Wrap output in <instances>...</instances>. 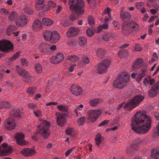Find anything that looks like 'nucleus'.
<instances>
[{
	"mask_svg": "<svg viewBox=\"0 0 159 159\" xmlns=\"http://www.w3.org/2000/svg\"><path fill=\"white\" fill-rule=\"evenodd\" d=\"M43 5L39 4V3H35V8L38 10H41L43 9Z\"/></svg>",
	"mask_w": 159,
	"mask_h": 159,
	"instance_id": "obj_59",
	"label": "nucleus"
},
{
	"mask_svg": "<svg viewBox=\"0 0 159 159\" xmlns=\"http://www.w3.org/2000/svg\"><path fill=\"white\" fill-rule=\"evenodd\" d=\"M121 19L124 21L129 19L131 18V15L128 12H121L120 14Z\"/></svg>",
	"mask_w": 159,
	"mask_h": 159,
	"instance_id": "obj_30",
	"label": "nucleus"
},
{
	"mask_svg": "<svg viewBox=\"0 0 159 159\" xmlns=\"http://www.w3.org/2000/svg\"><path fill=\"white\" fill-rule=\"evenodd\" d=\"M86 118L85 116L81 117L78 119L77 122L79 125H82L85 121Z\"/></svg>",
	"mask_w": 159,
	"mask_h": 159,
	"instance_id": "obj_44",
	"label": "nucleus"
},
{
	"mask_svg": "<svg viewBox=\"0 0 159 159\" xmlns=\"http://www.w3.org/2000/svg\"><path fill=\"white\" fill-rule=\"evenodd\" d=\"M83 105L81 104L78 106H76L75 108L74 109V111L75 114L76 115V116L78 117V112L80 113L81 111L82 108L83 107Z\"/></svg>",
	"mask_w": 159,
	"mask_h": 159,
	"instance_id": "obj_37",
	"label": "nucleus"
},
{
	"mask_svg": "<svg viewBox=\"0 0 159 159\" xmlns=\"http://www.w3.org/2000/svg\"><path fill=\"white\" fill-rule=\"evenodd\" d=\"M27 23V19L25 16L22 15L16 20V25L20 27L24 26L26 25Z\"/></svg>",
	"mask_w": 159,
	"mask_h": 159,
	"instance_id": "obj_19",
	"label": "nucleus"
},
{
	"mask_svg": "<svg viewBox=\"0 0 159 159\" xmlns=\"http://www.w3.org/2000/svg\"><path fill=\"white\" fill-rule=\"evenodd\" d=\"M142 141V140L139 139H137L134 140L131 147V150L129 148L127 151V153H130L133 152L131 154H133L134 153V150H137L139 148Z\"/></svg>",
	"mask_w": 159,
	"mask_h": 159,
	"instance_id": "obj_10",
	"label": "nucleus"
},
{
	"mask_svg": "<svg viewBox=\"0 0 159 159\" xmlns=\"http://www.w3.org/2000/svg\"><path fill=\"white\" fill-rule=\"evenodd\" d=\"M66 59L70 60L73 62H75L79 60V58L78 57L75 55H71L68 56L67 57Z\"/></svg>",
	"mask_w": 159,
	"mask_h": 159,
	"instance_id": "obj_35",
	"label": "nucleus"
},
{
	"mask_svg": "<svg viewBox=\"0 0 159 159\" xmlns=\"http://www.w3.org/2000/svg\"><path fill=\"white\" fill-rule=\"evenodd\" d=\"M17 29V28L15 26L10 25L6 30L7 34L10 36Z\"/></svg>",
	"mask_w": 159,
	"mask_h": 159,
	"instance_id": "obj_27",
	"label": "nucleus"
},
{
	"mask_svg": "<svg viewBox=\"0 0 159 159\" xmlns=\"http://www.w3.org/2000/svg\"><path fill=\"white\" fill-rule=\"evenodd\" d=\"M60 35L57 31H52V34L50 41L54 43H56L60 40Z\"/></svg>",
	"mask_w": 159,
	"mask_h": 159,
	"instance_id": "obj_23",
	"label": "nucleus"
},
{
	"mask_svg": "<svg viewBox=\"0 0 159 159\" xmlns=\"http://www.w3.org/2000/svg\"><path fill=\"white\" fill-rule=\"evenodd\" d=\"M109 122V120H105L101 123H100L98 126L99 127H101L102 126H104L107 124Z\"/></svg>",
	"mask_w": 159,
	"mask_h": 159,
	"instance_id": "obj_56",
	"label": "nucleus"
},
{
	"mask_svg": "<svg viewBox=\"0 0 159 159\" xmlns=\"http://www.w3.org/2000/svg\"><path fill=\"white\" fill-rule=\"evenodd\" d=\"M95 30L91 28H88L86 30V34L89 37L92 36L94 34Z\"/></svg>",
	"mask_w": 159,
	"mask_h": 159,
	"instance_id": "obj_43",
	"label": "nucleus"
},
{
	"mask_svg": "<svg viewBox=\"0 0 159 159\" xmlns=\"http://www.w3.org/2000/svg\"><path fill=\"white\" fill-rule=\"evenodd\" d=\"M156 7V9H152L150 10V12L153 15L156 14L157 11H158V6L157 5Z\"/></svg>",
	"mask_w": 159,
	"mask_h": 159,
	"instance_id": "obj_57",
	"label": "nucleus"
},
{
	"mask_svg": "<svg viewBox=\"0 0 159 159\" xmlns=\"http://www.w3.org/2000/svg\"><path fill=\"white\" fill-rule=\"evenodd\" d=\"M5 126L6 128L9 130L14 129L16 126L14 120L11 118L7 119L5 123Z\"/></svg>",
	"mask_w": 159,
	"mask_h": 159,
	"instance_id": "obj_15",
	"label": "nucleus"
},
{
	"mask_svg": "<svg viewBox=\"0 0 159 159\" xmlns=\"http://www.w3.org/2000/svg\"><path fill=\"white\" fill-rule=\"evenodd\" d=\"M129 75L128 73L125 72L121 73L114 81V87L118 89H122L129 82Z\"/></svg>",
	"mask_w": 159,
	"mask_h": 159,
	"instance_id": "obj_3",
	"label": "nucleus"
},
{
	"mask_svg": "<svg viewBox=\"0 0 159 159\" xmlns=\"http://www.w3.org/2000/svg\"><path fill=\"white\" fill-rule=\"evenodd\" d=\"M27 106L29 108L32 109H36L37 107V105L33 103H29L28 104Z\"/></svg>",
	"mask_w": 159,
	"mask_h": 159,
	"instance_id": "obj_53",
	"label": "nucleus"
},
{
	"mask_svg": "<svg viewBox=\"0 0 159 159\" xmlns=\"http://www.w3.org/2000/svg\"><path fill=\"white\" fill-rule=\"evenodd\" d=\"M64 59V55L61 53L57 54L55 56L50 58V62L54 64H57L59 63Z\"/></svg>",
	"mask_w": 159,
	"mask_h": 159,
	"instance_id": "obj_12",
	"label": "nucleus"
},
{
	"mask_svg": "<svg viewBox=\"0 0 159 159\" xmlns=\"http://www.w3.org/2000/svg\"><path fill=\"white\" fill-rule=\"evenodd\" d=\"M105 51L103 49L99 48L96 52L97 55L98 57H102L104 55Z\"/></svg>",
	"mask_w": 159,
	"mask_h": 159,
	"instance_id": "obj_40",
	"label": "nucleus"
},
{
	"mask_svg": "<svg viewBox=\"0 0 159 159\" xmlns=\"http://www.w3.org/2000/svg\"><path fill=\"white\" fill-rule=\"evenodd\" d=\"M43 26V25L41 21L36 19L32 24V28L34 30L40 31L42 29Z\"/></svg>",
	"mask_w": 159,
	"mask_h": 159,
	"instance_id": "obj_18",
	"label": "nucleus"
},
{
	"mask_svg": "<svg viewBox=\"0 0 159 159\" xmlns=\"http://www.w3.org/2000/svg\"><path fill=\"white\" fill-rule=\"evenodd\" d=\"M152 90L150 92V95L151 96H155L156 92L154 90H159V81L157 82L152 87Z\"/></svg>",
	"mask_w": 159,
	"mask_h": 159,
	"instance_id": "obj_25",
	"label": "nucleus"
},
{
	"mask_svg": "<svg viewBox=\"0 0 159 159\" xmlns=\"http://www.w3.org/2000/svg\"><path fill=\"white\" fill-rule=\"evenodd\" d=\"M70 10L78 15L83 14L84 12V4L82 0H69Z\"/></svg>",
	"mask_w": 159,
	"mask_h": 159,
	"instance_id": "obj_2",
	"label": "nucleus"
},
{
	"mask_svg": "<svg viewBox=\"0 0 159 159\" xmlns=\"http://www.w3.org/2000/svg\"><path fill=\"white\" fill-rule=\"evenodd\" d=\"M56 116L57 124L61 126H63L66 123V118L65 116L62 113L60 112H57Z\"/></svg>",
	"mask_w": 159,
	"mask_h": 159,
	"instance_id": "obj_16",
	"label": "nucleus"
},
{
	"mask_svg": "<svg viewBox=\"0 0 159 159\" xmlns=\"http://www.w3.org/2000/svg\"><path fill=\"white\" fill-rule=\"evenodd\" d=\"M48 4L49 7L54 8L56 6L55 3L52 1H49L48 2Z\"/></svg>",
	"mask_w": 159,
	"mask_h": 159,
	"instance_id": "obj_54",
	"label": "nucleus"
},
{
	"mask_svg": "<svg viewBox=\"0 0 159 159\" xmlns=\"http://www.w3.org/2000/svg\"><path fill=\"white\" fill-rule=\"evenodd\" d=\"M20 55V52H16L15 54H14L12 57L10 58V59H7V60H10V61H12L13 60H15L19 57Z\"/></svg>",
	"mask_w": 159,
	"mask_h": 159,
	"instance_id": "obj_42",
	"label": "nucleus"
},
{
	"mask_svg": "<svg viewBox=\"0 0 159 159\" xmlns=\"http://www.w3.org/2000/svg\"><path fill=\"white\" fill-rule=\"evenodd\" d=\"M144 97L141 95H138L134 97L130 101L126 103L124 107L126 110H130L138 106L144 99Z\"/></svg>",
	"mask_w": 159,
	"mask_h": 159,
	"instance_id": "obj_6",
	"label": "nucleus"
},
{
	"mask_svg": "<svg viewBox=\"0 0 159 159\" xmlns=\"http://www.w3.org/2000/svg\"><path fill=\"white\" fill-rule=\"evenodd\" d=\"M35 88L30 87L27 89V92L29 94L32 95L35 93Z\"/></svg>",
	"mask_w": 159,
	"mask_h": 159,
	"instance_id": "obj_46",
	"label": "nucleus"
},
{
	"mask_svg": "<svg viewBox=\"0 0 159 159\" xmlns=\"http://www.w3.org/2000/svg\"><path fill=\"white\" fill-rule=\"evenodd\" d=\"M80 31L79 28L72 27L69 28L66 32V35L68 38H72L78 35Z\"/></svg>",
	"mask_w": 159,
	"mask_h": 159,
	"instance_id": "obj_14",
	"label": "nucleus"
},
{
	"mask_svg": "<svg viewBox=\"0 0 159 159\" xmlns=\"http://www.w3.org/2000/svg\"><path fill=\"white\" fill-rule=\"evenodd\" d=\"M52 34V31L49 30H45L43 33V38L47 41H50Z\"/></svg>",
	"mask_w": 159,
	"mask_h": 159,
	"instance_id": "obj_24",
	"label": "nucleus"
},
{
	"mask_svg": "<svg viewBox=\"0 0 159 159\" xmlns=\"http://www.w3.org/2000/svg\"><path fill=\"white\" fill-rule=\"evenodd\" d=\"M118 55L121 57L126 56L128 55V51L126 49H122L119 52Z\"/></svg>",
	"mask_w": 159,
	"mask_h": 159,
	"instance_id": "obj_41",
	"label": "nucleus"
},
{
	"mask_svg": "<svg viewBox=\"0 0 159 159\" xmlns=\"http://www.w3.org/2000/svg\"><path fill=\"white\" fill-rule=\"evenodd\" d=\"M17 14L14 11H12L9 14L8 18L10 20H15L17 17Z\"/></svg>",
	"mask_w": 159,
	"mask_h": 159,
	"instance_id": "obj_33",
	"label": "nucleus"
},
{
	"mask_svg": "<svg viewBox=\"0 0 159 159\" xmlns=\"http://www.w3.org/2000/svg\"><path fill=\"white\" fill-rule=\"evenodd\" d=\"M7 143H4L2 144V147L0 148L1 150H3L5 149V150H8L10 148H11V150H12V148L11 147H9L8 148H7ZM12 151H11V152Z\"/></svg>",
	"mask_w": 159,
	"mask_h": 159,
	"instance_id": "obj_55",
	"label": "nucleus"
},
{
	"mask_svg": "<svg viewBox=\"0 0 159 159\" xmlns=\"http://www.w3.org/2000/svg\"><path fill=\"white\" fill-rule=\"evenodd\" d=\"M20 152L23 156L26 157L33 156L36 153L34 149L30 148H24L20 151Z\"/></svg>",
	"mask_w": 159,
	"mask_h": 159,
	"instance_id": "obj_13",
	"label": "nucleus"
},
{
	"mask_svg": "<svg viewBox=\"0 0 159 159\" xmlns=\"http://www.w3.org/2000/svg\"><path fill=\"white\" fill-rule=\"evenodd\" d=\"M142 50V48L139 44H136L135 46V51H140Z\"/></svg>",
	"mask_w": 159,
	"mask_h": 159,
	"instance_id": "obj_61",
	"label": "nucleus"
},
{
	"mask_svg": "<svg viewBox=\"0 0 159 159\" xmlns=\"http://www.w3.org/2000/svg\"><path fill=\"white\" fill-rule=\"evenodd\" d=\"M89 62V59L87 56L84 57L82 61L79 63V66L81 68L84 67L86 64Z\"/></svg>",
	"mask_w": 159,
	"mask_h": 159,
	"instance_id": "obj_26",
	"label": "nucleus"
},
{
	"mask_svg": "<svg viewBox=\"0 0 159 159\" xmlns=\"http://www.w3.org/2000/svg\"><path fill=\"white\" fill-rule=\"evenodd\" d=\"M21 62L23 66H27L28 65V61L25 58L21 59Z\"/></svg>",
	"mask_w": 159,
	"mask_h": 159,
	"instance_id": "obj_60",
	"label": "nucleus"
},
{
	"mask_svg": "<svg viewBox=\"0 0 159 159\" xmlns=\"http://www.w3.org/2000/svg\"><path fill=\"white\" fill-rule=\"evenodd\" d=\"M71 93L76 96H78L82 93V90L81 88L79 86L72 85L70 88Z\"/></svg>",
	"mask_w": 159,
	"mask_h": 159,
	"instance_id": "obj_20",
	"label": "nucleus"
},
{
	"mask_svg": "<svg viewBox=\"0 0 159 159\" xmlns=\"http://www.w3.org/2000/svg\"><path fill=\"white\" fill-rule=\"evenodd\" d=\"M49 48L50 45L44 43H41L39 48L40 52L48 53L49 52Z\"/></svg>",
	"mask_w": 159,
	"mask_h": 159,
	"instance_id": "obj_21",
	"label": "nucleus"
},
{
	"mask_svg": "<svg viewBox=\"0 0 159 159\" xmlns=\"http://www.w3.org/2000/svg\"><path fill=\"white\" fill-rule=\"evenodd\" d=\"M102 138L101 135L97 134L95 138V141L96 144L98 146H100L102 143Z\"/></svg>",
	"mask_w": 159,
	"mask_h": 159,
	"instance_id": "obj_34",
	"label": "nucleus"
},
{
	"mask_svg": "<svg viewBox=\"0 0 159 159\" xmlns=\"http://www.w3.org/2000/svg\"><path fill=\"white\" fill-rule=\"evenodd\" d=\"M0 13L3 15H7L9 13V11L4 8L0 9Z\"/></svg>",
	"mask_w": 159,
	"mask_h": 159,
	"instance_id": "obj_48",
	"label": "nucleus"
},
{
	"mask_svg": "<svg viewBox=\"0 0 159 159\" xmlns=\"http://www.w3.org/2000/svg\"><path fill=\"white\" fill-rule=\"evenodd\" d=\"M13 114L14 115V116H16L18 118H20V117L21 116V113L20 110H17L14 111Z\"/></svg>",
	"mask_w": 159,
	"mask_h": 159,
	"instance_id": "obj_50",
	"label": "nucleus"
},
{
	"mask_svg": "<svg viewBox=\"0 0 159 159\" xmlns=\"http://www.w3.org/2000/svg\"><path fill=\"white\" fill-rule=\"evenodd\" d=\"M17 67L16 69L18 74L24 79H28V81L30 82L33 78L29 73L24 69H20L18 66H17Z\"/></svg>",
	"mask_w": 159,
	"mask_h": 159,
	"instance_id": "obj_11",
	"label": "nucleus"
},
{
	"mask_svg": "<svg viewBox=\"0 0 159 159\" xmlns=\"http://www.w3.org/2000/svg\"><path fill=\"white\" fill-rule=\"evenodd\" d=\"M34 68L36 71L37 73H40L42 71V67L41 65L39 63L36 64L34 66Z\"/></svg>",
	"mask_w": 159,
	"mask_h": 159,
	"instance_id": "obj_39",
	"label": "nucleus"
},
{
	"mask_svg": "<svg viewBox=\"0 0 159 159\" xmlns=\"http://www.w3.org/2000/svg\"><path fill=\"white\" fill-rule=\"evenodd\" d=\"M88 21L90 25H93L94 24L95 21L93 17L91 16H89L88 18Z\"/></svg>",
	"mask_w": 159,
	"mask_h": 159,
	"instance_id": "obj_47",
	"label": "nucleus"
},
{
	"mask_svg": "<svg viewBox=\"0 0 159 159\" xmlns=\"http://www.w3.org/2000/svg\"><path fill=\"white\" fill-rule=\"evenodd\" d=\"M110 64V61L109 60L106 59L102 60L97 65L96 70L100 74L105 73L107 72Z\"/></svg>",
	"mask_w": 159,
	"mask_h": 159,
	"instance_id": "obj_7",
	"label": "nucleus"
},
{
	"mask_svg": "<svg viewBox=\"0 0 159 159\" xmlns=\"http://www.w3.org/2000/svg\"><path fill=\"white\" fill-rule=\"evenodd\" d=\"M88 2L92 8L94 7L96 4L95 0H87Z\"/></svg>",
	"mask_w": 159,
	"mask_h": 159,
	"instance_id": "obj_49",
	"label": "nucleus"
},
{
	"mask_svg": "<svg viewBox=\"0 0 159 159\" xmlns=\"http://www.w3.org/2000/svg\"><path fill=\"white\" fill-rule=\"evenodd\" d=\"M43 24L45 26L50 25L53 24V21L50 19L43 18L42 20Z\"/></svg>",
	"mask_w": 159,
	"mask_h": 159,
	"instance_id": "obj_36",
	"label": "nucleus"
},
{
	"mask_svg": "<svg viewBox=\"0 0 159 159\" xmlns=\"http://www.w3.org/2000/svg\"><path fill=\"white\" fill-rule=\"evenodd\" d=\"M136 7L138 9H140L143 8L144 5V4L142 2H137L136 3Z\"/></svg>",
	"mask_w": 159,
	"mask_h": 159,
	"instance_id": "obj_51",
	"label": "nucleus"
},
{
	"mask_svg": "<svg viewBox=\"0 0 159 159\" xmlns=\"http://www.w3.org/2000/svg\"><path fill=\"white\" fill-rule=\"evenodd\" d=\"M102 113L100 109L90 110L88 111L87 119L91 123L95 122Z\"/></svg>",
	"mask_w": 159,
	"mask_h": 159,
	"instance_id": "obj_8",
	"label": "nucleus"
},
{
	"mask_svg": "<svg viewBox=\"0 0 159 159\" xmlns=\"http://www.w3.org/2000/svg\"><path fill=\"white\" fill-rule=\"evenodd\" d=\"M152 157L155 159L159 158V148L154 149L151 152Z\"/></svg>",
	"mask_w": 159,
	"mask_h": 159,
	"instance_id": "obj_31",
	"label": "nucleus"
},
{
	"mask_svg": "<svg viewBox=\"0 0 159 159\" xmlns=\"http://www.w3.org/2000/svg\"><path fill=\"white\" fill-rule=\"evenodd\" d=\"M101 101L102 100L100 99L94 98L90 100L89 102L91 106L94 107L100 104Z\"/></svg>",
	"mask_w": 159,
	"mask_h": 159,
	"instance_id": "obj_28",
	"label": "nucleus"
},
{
	"mask_svg": "<svg viewBox=\"0 0 159 159\" xmlns=\"http://www.w3.org/2000/svg\"><path fill=\"white\" fill-rule=\"evenodd\" d=\"M87 39L84 36H80L79 37L78 42L81 46L83 47L87 43Z\"/></svg>",
	"mask_w": 159,
	"mask_h": 159,
	"instance_id": "obj_29",
	"label": "nucleus"
},
{
	"mask_svg": "<svg viewBox=\"0 0 159 159\" xmlns=\"http://www.w3.org/2000/svg\"><path fill=\"white\" fill-rule=\"evenodd\" d=\"M57 108L59 111L63 112H66L67 110V107L65 105H59L57 106Z\"/></svg>",
	"mask_w": 159,
	"mask_h": 159,
	"instance_id": "obj_38",
	"label": "nucleus"
},
{
	"mask_svg": "<svg viewBox=\"0 0 159 159\" xmlns=\"http://www.w3.org/2000/svg\"><path fill=\"white\" fill-rule=\"evenodd\" d=\"M24 11L28 14L31 15L33 13V11L32 10L29 8L26 7L24 9Z\"/></svg>",
	"mask_w": 159,
	"mask_h": 159,
	"instance_id": "obj_52",
	"label": "nucleus"
},
{
	"mask_svg": "<svg viewBox=\"0 0 159 159\" xmlns=\"http://www.w3.org/2000/svg\"><path fill=\"white\" fill-rule=\"evenodd\" d=\"M13 47L11 43L8 40H2L0 42V50L3 52L11 51Z\"/></svg>",
	"mask_w": 159,
	"mask_h": 159,
	"instance_id": "obj_9",
	"label": "nucleus"
},
{
	"mask_svg": "<svg viewBox=\"0 0 159 159\" xmlns=\"http://www.w3.org/2000/svg\"><path fill=\"white\" fill-rule=\"evenodd\" d=\"M150 118L144 111H137L131 121V127L133 131L137 133H145L151 127Z\"/></svg>",
	"mask_w": 159,
	"mask_h": 159,
	"instance_id": "obj_1",
	"label": "nucleus"
},
{
	"mask_svg": "<svg viewBox=\"0 0 159 159\" xmlns=\"http://www.w3.org/2000/svg\"><path fill=\"white\" fill-rule=\"evenodd\" d=\"M73 131V129L71 128H68L65 131L66 134L68 135L71 134Z\"/></svg>",
	"mask_w": 159,
	"mask_h": 159,
	"instance_id": "obj_62",
	"label": "nucleus"
},
{
	"mask_svg": "<svg viewBox=\"0 0 159 159\" xmlns=\"http://www.w3.org/2000/svg\"><path fill=\"white\" fill-rule=\"evenodd\" d=\"M50 123L47 120H43L40 124L38 126L37 129L38 133L44 138H48L50 134L49 127Z\"/></svg>",
	"mask_w": 159,
	"mask_h": 159,
	"instance_id": "obj_4",
	"label": "nucleus"
},
{
	"mask_svg": "<svg viewBox=\"0 0 159 159\" xmlns=\"http://www.w3.org/2000/svg\"><path fill=\"white\" fill-rule=\"evenodd\" d=\"M10 103L8 102L1 101L0 102V108H9L11 107Z\"/></svg>",
	"mask_w": 159,
	"mask_h": 159,
	"instance_id": "obj_32",
	"label": "nucleus"
},
{
	"mask_svg": "<svg viewBox=\"0 0 159 159\" xmlns=\"http://www.w3.org/2000/svg\"><path fill=\"white\" fill-rule=\"evenodd\" d=\"M25 135L22 133H17L15 136L17 143L19 145H26V141L24 140Z\"/></svg>",
	"mask_w": 159,
	"mask_h": 159,
	"instance_id": "obj_17",
	"label": "nucleus"
},
{
	"mask_svg": "<svg viewBox=\"0 0 159 159\" xmlns=\"http://www.w3.org/2000/svg\"><path fill=\"white\" fill-rule=\"evenodd\" d=\"M56 50V46L55 45H52L51 46L50 45L49 51L50 52H54Z\"/></svg>",
	"mask_w": 159,
	"mask_h": 159,
	"instance_id": "obj_63",
	"label": "nucleus"
},
{
	"mask_svg": "<svg viewBox=\"0 0 159 159\" xmlns=\"http://www.w3.org/2000/svg\"><path fill=\"white\" fill-rule=\"evenodd\" d=\"M138 25L134 21L124 22L122 25V31L125 34H128L132 31L137 32Z\"/></svg>",
	"mask_w": 159,
	"mask_h": 159,
	"instance_id": "obj_5",
	"label": "nucleus"
},
{
	"mask_svg": "<svg viewBox=\"0 0 159 159\" xmlns=\"http://www.w3.org/2000/svg\"><path fill=\"white\" fill-rule=\"evenodd\" d=\"M143 63V61L141 59H138L133 64L132 66L133 70H136L139 69L142 66Z\"/></svg>",
	"mask_w": 159,
	"mask_h": 159,
	"instance_id": "obj_22",
	"label": "nucleus"
},
{
	"mask_svg": "<svg viewBox=\"0 0 159 159\" xmlns=\"http://www.w3.org/2000/svg\"><path fill=\"white\" fill-rule=\"evenodd\" d=\"M75 147H74L68 150L65 153V156L66 157L68 156L72 151L75 149Z\"/></svg>",
	"mask_w": 159,
	"mask_h": 159,
	"instance_id": "obj_58",
	"label": "nucleus"
},
{
	"mask_svg": "<svg viewBox=\"0 0 159 159\" xmlns=\"http://www.w3.org/2000/svg\"><path fill=\"white\" fill-rule=\"evenodd\" d=\"M158 57L156 53H155L153 54L152 57L151 59V61H149V63L150 64L152 62L156 61L158 59Z\"/></svg>",
	"mask_w": 159,
	"mask_h": 159,
	"instance_id": "obj_45",
	"label": "nucleus"
},
{
	"mask_svg": "<svg viewBox=\"0 0 159 159\" xmlns=\"http://www.w3.org/2000/svg\"><path fill=\"white\" fill-rule=\"evenodd\" d=\"M147 74V70L145 69H143L141 71V73L140 74L143 77H144Z\"/></svg>",
	"mask_w": 159,
	"mask_h": 159,
	"instance_id": "obj_64",
	"label": "nucleus"
}]
</instances>
